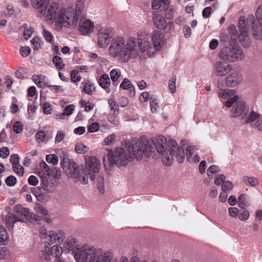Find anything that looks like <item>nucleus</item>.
Listing matches in <instances>:
<instances>
[{
  "mask_svg": "<svg viewBox=\"0 0 262 262\" xmlns=\"http://www.w3.org/2000/svg\"><path fill=\"white\" fill-rule=\"evenodd\" d=\"M40 167L41 169L42 172H43V174H46L47 176L49 174L50 172V168L48 164L44 161L41 162L40 163Z\"/></svg>",
  "mask_w": 262,
  "mask_h": 262,
  "instance_id": "obj_50",
  "label": "nucleus"
},
{
  "mask_svg": "<svg viewBox=\"0 0 262 262\" xmlns=\"http://www.w3.org/2000/svg\"><path fill=\"white\" fill-rule=\"evenodd\" d=\"M36 140L38 143H41L46 140V135L44 131H38L36 134Z\"/></svg>",
  "mask_w": 262,
  "mask_h": 262,
  "instance_id": "obj_39",
  "label": "nucleus"
},
{
  "mask_svg": "<svg viewBox=\"0 0 262 262\" xmlns=\"http://www.w3.org/2000/svg\"><path fill=\"white\" fill-rule=\"evenodd\" d=\"M239 210L237 208L230 207L228 209V212L229 215L232 217H238Z\"/></svg>",
  "mask_w": 262,
  "mask_h": 262,
  "instance_id": "obj_61",
  "label": "nucleus"
},
{
  "mask_svg": "<svg viewBox=\"0 0 262 262\" xmlns=\"http://www.w3.org/2000/svg\"><path fill=\"white\" fill-rule=\"evenodd\" d=\"M153 141V145L156 151L162 155V162L166 165H170L173 162V157H175L180 163H182L185 159L184 150L182 147L177 146V142L174 140L169 141V149L167 150L166 139L163 136H158L150 138Z\"/></svg>",
  "mask_w": 262,
  "mask_h": 262,
  "instance_id": "obj_2",
  "label": "nucleus"
},
{
  "mask_svg": "<svg viewBox=\"0 0 262 262\" xmlns=\"http://www.w3.org/2000/svg\"><path fill=\"white\" fill-rule=\"evenodd\" d=\"M19 156L17 154H13L11 156L10 161L12 164L13 166H14L19 164Z\"/></svg>",
  "mask_w": 262,
  "mask_h": 262,
  "instance_id": "obj_62",
  "label": "nucleus"
},
{
  "mask_svg": "<svg viewBox=\"0 0 262 262\" xmlns=\"http://www.w3.org/2000/svg\"><path fill=\"white\" fill-rule=\"evenodd\" d=\"M12 167L14 171L18 176H22L24 174V168L21 165L18 164L17 165H15Z\"/></svg>",
  "mask_w": 262,
  "mask_h": 262,
  "instance_id": "obj_51",
  "label": "nucleus"
},
{
  "mask_svg": "<svg viewBox=\"0 0 262 262\" xmlns=\"http://www.w3.org/2000/svg\"><path fill=\"white\" fill-rule=\"evenodd\" d=\"M196 148L194 146H189L186 149V156L187 160L189 162L192 161V156L194 154Z\"/></svg>",
  "mask_w": 262,
  "mask_h": 262,
  "instance_id": "obj_32",
  "label": "nucleus"
},
{
  "mask_svg": "<svg viewBox=\"0 0 262 262\" xmlns=\"http://www.w3.org/2000/svg\"><path fill=\"white\" fill-rule=\"evenodd\" d=\"M84 7V2L83 1L80 0L76 3L75 8L73 7H68L67 9L73 10L71 16H70V20L71 22V25L73 28H75L77 26L79 17L81 14L82 10Z\"/></svg>",
  "mask_w": 262,
  "mask_h": 262,
  "instance_id": "obj_17",
  "label": "nucleus"
},
{
  "mask_svg": "<svg viewBox=\"0 0 262 262\" xmlns=\"http://www.w3.org/2000/svg\"><path fill=\"white\" fill-rule=\"evenodd\" d=\"M99 84L101 87L105 89L107 93L110 92L109 86L111 81L108 75L106 74H102L99 79Z\"/></svg>",
  "mask_w": 262,
  "mask_h": 262,
  "instance_id": "obj_24",
  "label": "nucleus"
},
{
  "mask_svg": "<svg viewBox=\"0 0 262 262\" xmlns=\"http://www.w3.org/2000/svg\"><path fill=\"white\" fill-rule=\"evenodd\" d=\"M16 183V179L13 176H10L6 179V183L9 186H14Z\"/></svg>",
  "mask_w": 262,
  "mask_h": 262,
  "instance_id": "obj_57",
  "label": "nucleus"
},
{
  "mask_svg": "<svg viewBox=\"0 0 262 262\" xmlns=\"http://www.w3.org/2000/svg\"><path fill=\"white\" fill-rule=\"evenodd\" d=\"M120 87L123 89L127 90L128 89H132V88H133V85L127 79L125 78L121 83Z\"/></svg>",
  "mask_w": 262,
  "mask_h": 262,
  "instance_id": "obj_49",
  "label": "nucleus"
},
{
  "mask_svg": "<svg viewBox=\"0 0 262 262\" xmlns=\"http://www.w3.org/2000/svg\"><path fill=\"white\" fill-rule=\"evenodd\" d=\"M69 167L66 170L67 176L76 181H79L83 184H86L89 181L88 174L84 171V165L79 167L73 161L70 160L69 162Z\"/></svg>",
  "mask_w": 262,
  "mask_h": 262,
  "instance_id": "obj_10",
  "label": "nucleus"
},
{
  "mask_svg": "<svg viewBox=\"0 0 262 262\" xmlns=\"http://www.w3.org/2000/svg\"><path fill=\"white\" fill-rule=\"evenodd\" d=\"M232 66L230 64L223 61L215 62L213 66V73L218 76H224L232 70Z\"/></svg>",
  "mask_w": 262,
  "mask_h": 262,
  "instance_id": "obj_16",
  "label": "nucleus"
},
{
  "mask_svg": "<svg viewBox=\"0 0 262 262\" xmlns=\"http://www.w3.org/2000/svg\"><path fill=\"white\" fill-rule=\"evenodd\" d=\"M238 205L239 207H246L249 206L248 196L245 194H241L238 198Z\"/></svg>",
  "mask_w": 262,
  "mask_h": 262,
  "instance_id": "obj_28",
  "label": "nucleus"
},
{
  "mask_svg": "<svg viewBox=\"0 0 262 262\" xmlns=\"http://www.w3.org/2000/svg\"><path fill=\"white\" fill-rule=\"evenodd\" d=\"M164 34L159 30L153 31L151 36V41L153 48H150L149 53L155 54L157 51L160 50L164 44Z\"/></svg>",
  "mask_w": 262,
  "mask_h": 262,
  "instance_id": "obj_15",
  "label": "nucleus"
},
{
  "mask_svg": "<svg viewBox=\"0 0 262 262\" xmlns=\"http://www.w3.org/2000/svg\"><path fill=\"white\" fill-rule=\"evenodd\" d=\"M219 171L220 169L218 166L213 165L208 168L207 170V175L210 178L212 179L213 174L219 172Z\"/></svg>",
  "mask_w": 262,
  "mask_h": 262,
  "instance_id": "obj_40",
  "label": "nucleus"
},
{
  "mask_svg": "<svg viewBox=\"0 0 262 262\" xmlns=\"http://www.w3.org/2000/svg\"><path fill=\"white\" fill-rule=\"evenodd\" d=\"M99 124L97 122L92 123L89 127L88 130L90 133H94L98 130Z\"/></svg>",
  "mask_w": 262,
  "mask_h": 262,
  "instance_id": "obj_63",
  "label": "nucleus"
},
{
  "mask_svg": "<svg viewBox=\"0 0 262 262\" xmlns=\"http://www.w3.org/2000/svg\"><path fill=\"white\" fill-rule=\"evenodd\" d=\"M126 148L124 149L122 147H116L114 150L108 152L106 157L104 158V164L105 166L106 160H108L109 165H119L121 166L126 165L129 161L134 157V152L130 150V142H128Z\"/></svg>",
  "mask_w": 262,
  "mask_h": 262,
  "instance_id": "obj_6",
  "label": "nucleus"
},
{
  "mask_svg": "<svg viewBox=\"0 0 262 262\" xmlns=\"http://www.w3.org/2000/svg\"><path fill=\"white\" fill-rule=\"evenodd\" d=\"M219 58L223 60L233 62L245 58L243 50L238 47H226L222 49L219 53Z\"/></svg>",
  "mask_w": 262,
  "mask_h": 262,
  "instance_id": "obj_9",
  "label": "nucleus"
},
{
  "mask_svg": "<svg viewBox=\"0 0 262 262\" xmlns=\"http://www.w3.org/2000/svg\"><path fill=\"white\" fill-rule=\"evenodd\" d=\"M32 7L37 10V16L42 18L45 12L50 4L49 0H31Z\"/></svg>",
  "mask_w": 262,
  "mask_h": 262,
  "instance_id": "obj_20",
  "label": "nucleus"
},
{
  "mask_svg": "<svg viewBox=\"0 0 262 262\" xmlns=\"http://www.w3.org/2000/svg\"><path fill=\"white\" fill-rule=\"evenodd\" d=\"M13 211L15 214L9 212L6 216V224L7 227L10 229L13 228V224L15 222H24L31 216L29 209L21 205H16Z\"/></svg>",
  "mask_w": 262,
  "mask_h": 262,
  "instance_id": "obj_8",
  "label": "nucleus"
},
{
  "mask_svg": "<svg viewBox=\"0 0 262 262\" xmlns=\"http://www.w3.org/2000/svg\"><path fill=\"white\" fill-rule=\"evenodd\" d=\"M46 161L49 163L56 165L58 162V158L55 154L49 155L46 156Z\"/></svg>",
  "mask_w": 262,
  "mask_h": 262,
  "instance_id": "obj_42",
  "label": "nucleus"
},
{
  "mask_svg": "<svg viewBox=\"0 0 262 262\" xmlns=\"http://www.w3.org/2000/svg\"><path fill=\"white\" fill-rule=\"evenodd\" d=\"M152 48L150 42L142 39L138 34L137 38L130 37L126 41L122 37H116L112 40L109 51L113 57L118 56L122 61L127 62L138 56L139 49L142 53H146L148 56H152L154 54L149 53Z\"/></svg>",
  "mask_w": 262,
  "mask_h": 262,
  "instance_id": "obj_1",
  "label": "nucleus"
},
{
  "mask_svg": "<svg viewBox=\"0 0 262 262\" xmlns=\"http://www.w3.org/2000/svg\"><path fill=\"white\" fill-rule=\"evenodd\" d=\"M244 181L248 184L252 186H255L258 185V180L255 177H244Z\"/></svg>",
  "mask_w": 262,
  "mask_h": 262,
  "instance_id": "obj_35",
  "label": "nucleus"
},
{
  "mask_svg": "<svg viewBox=\"0 0 262 262\" xmlns=\"http://www.w3.org/2000/svg\"><path fill=\"white\" fill-rule=\"evenodd\" d=\"M8 241V235L5 228L0 226V245H5Z\"/></svg>",
  "mask_w": 262,
  "mask_h": 262,
  "instance_id": "obj_27",
  "label": "nucleus"
},
{
  "mask_svg": "<svg viewBox=\"0 0 262 262\" xmlns=\"http://www.w3.org/2000/svg\"><path fill=\"white\" fill-rule=\"evenodd\" d=\"M94 89L92 84H86L83 88V91L85 94L92 95Z\"/></svg>",
  "mask_w": 262,
  "mask_h": 262,
  "instance_id": "obj_59",
  "label": "nucleus"
},
{
  "mask_svg": "<svg viewBox=\"0 0 262 262\" xmlns=\"http://www.w3.org/2000/svg\"><path fill=\"white\" fill-rule=\"evenodd\" d=\"M70 77L72 81L75 83L79 82L81 79V76L78 75V73L77 72V71H75L74 70L71 72Z\"/></svg>",
  "mask_w": 262,
  "mask_h": 262,
  "instance_id": "obj_43",
  "label": "nucleus"
},
{
  "mask_svg": "<svg viewBox=\"0 0 262 262\" xmlns=\"http://www.w3.org/2000/svg\"><path fill=\"white\" fill-rule=\"evenodd\" d=\"M10 155V151L7 147H3L0 148V157L6 159Z\"/></svg>",
  "mask_w": 262,
  "mask_h": 262,
  "instance_id": "obj_52",
  "label": "nucleus"
},
{
  "mask_svg": "<svg viewBox=\"0 0 262 262\" xmlns=\"http://www.w3.org/2000/svg\"><path fill=\"white\" fill-rule=\"evenodd\" d=\"M94 24L90 19L81 17L79 19L78 30L82 35H88L93 32Z\"/></svg>",
  "mask_w": 262,
  "mask_h": 262,
  "instance_id": "obj_19",
  "label": "nucleus"
},
{
  "mask_svg": "<svg viewBox=\"0 0 262 262\" xmlns=\"http://www.w3.org/2000/svg\"><path fill=\"white\" fill-rule=\"evenodd\" d=\"M247 24L252 25V29L255 33H259L260 29L255 25L254 16L252 14L248 15L247 23H246L244 16L240 17L238 20V28L240 32V35H238L236 27L234 25H231L229 28V32L230 34V37L232 40H236L239 37L240 41L244 40L245 38L248 36V27Z\"/></svg>",
  "mask_w": 262,
  "mask_h": 262,
  "instance_id": "obj_7",
  "label": "nucleus"
},
{
  "mask_svg": "<svg viewBox=\"0 0 262 262\" xmlns=\"http://www.w3.org/2000/svg\"><path fill=\"white\" fill-rule=\"evenodd\" d=\"M169 4V0H154L151 4V7L154 10L159 9L161 7L167 9Z\"/></svg>",
  "mask_w": 262,
  "mask_h": 262,
  "instance_id": "obj_25",
  "label": "nucleus"
},
{
  "mask_svg": "<svg viewBox=\"0 0 262 262\" xmlns=\"http://www.w3.org/2000/svg\"><path fill=\"white\" fill-rule=\"evenodd\" d=\"M85 246H89L88 244L82 245H78L77 239L73 236L68 237L65 242L63 243L62 247L63 250L69 253L72 251V254L74 256L77 262H78V259L77 258V253H80L82 249Z\"/></svg>",
  "mask_w": 262,
  "mask_h": 262,
  "instance_id": "obj_13",
  "label": "nucleus"
},
{
  "mask_svg": "<svg viewBox=\"0 0 262 262\" xmlns=\"http://www.w3.org/2000/svg\"><path fill=\"white\" fill-rule=\"evenodd\" d=\"M48 176H51L56 179H59L61 177V171L60 170L56 168H54L52 170H50L49 174Z\"/></svg>",
  "mask_w": 262,
  "mask_h": 262,
  "instance_id": "obj_45",
  "label": "nucleus"
},
{
  "mask_svg": "<svg viewBox=\"0 0 262 262\" xmlns=\"http://www.w3.org/2000/svg\"><path fill=\"white\" fill-rule=\"evenodd\" d=\"M256 16L260 25L262 26V5L258 7L256 12Z\"/></svg>",
  "mask_w": 262,
  "mask_h": 262,
  "instance_id": "obj_55",
  "label": "nucleus"
},
{
  "mask_svg": "<svg viewBox=\"0 0 262 262\" xmlns=\"http://www.w3.org/2000/svg\"><path fill=\"white\" fill-rule=\"evenodd\" d=\"M49 249L51 256L55 257L56 258H59L63 250V247L58 245H54L51 248H49Z\"/></svg>",
  "mask_w": 262,
  "mask_h": 262,
  "instance_id": "obj_26",
  "label": "nucleus"
},
{
  "mask_svg": "<svg viewBox=\"0 0 262 262\" xmlns=\"http://www.w3.org/2000/svg\"><path fill=\"white\" fill-rule=\"evenodd\" d=\"M13 131L16 134H19L23 130V126L20 122H16L13 125Z\"/></svg>",
  "mask_w": 262,
  "mask_h": 262,
  "instance_id": "obj_58",
  "label": "nucleus"
},
{
  "mask_svg": "<svg viewBox=\"0 0 262 262\" xmlns=\"http://www.w3.org/2000/svg\"><path fill=\"white\" fill-rule=\"evenodd\" d=\"M233 188V185L230 181H225L223 183L222 188L223 191L227 192V191L230 190Z\"/></svg>",
  "mask_w": 262,
  "mask_h": 262,
  "instance_id": "obj_54",
  "label": "nucleus"
},
{
  "mask_svg": "<svg viewBox=\"0 0 262 262\" xmlns=\"http://www.w3.org/2000/svg\"><path fill=\"white\" fill-rule=\"evenodd\" d=\"M42 34L44 37L45 40L48 42H51L53 39V35L49 31L43 29L42 32Z\"/></svg>",
  "mask_w": 262,
  "mask_h": 262,
  "instance_id": "obj_46",
  "label": "nucleus"
},
{
  "mask_svg": "<svg viewBox=\"0 0 262 262\" xmlns=\"http://www.w3.org/2000/svg\"><path fill=\"white\" fill-rule=\"evenodd\" d=\"M108 103L109 104V105L111 108V110L114 111V114H116V112H118V106L116 104V101L114 98H110L108 101Z\"/></svg>",
  "mask_w": 262,
  "mask_h": 262,
  "instance_id": "obj_53",
  "label": "nucleus"
},
{
  "mask_svg": "<svg viewBox=\"0 0 262 262\" xmlns=\"http://www.w3.org/2000/svg\"><path fill=\"white\" fill-rule=\"evenodd\" d=\"M75 109V106L73 104L68 105L63 110V113L65 116H69L73 114Z\"/></svg>",
  "mask_w": 262,
  "mask_h": 262,
  "instance_id": "obj_47",
  "label": "nucleus"
},
{
  "mask_svg": "<svg viewBox=\"0 0 262 262\" xmlns=\"http://www.w3.org/2000/svg\"><path fill=\"white\" fill-rule=\"evenodd\" d=\"M35 210L37 213L41 214L43 215H47L48 213L47 209L40 204H38L35 206Z\"/></svg>",
  "mask_w": 262,
  "mask_h": 262,
  "instance_id": "obj_41",
  "label": "nucleus"
},
{
  "mask_svg": "<svg viewBox=\"0 0 262 262\" xmlns=\"http://www.w3.org/2000/svg\"><path fill=\"white\" fill-rule=\"evenodd\" d=\"M73 10L67 8H60L58 3H51L48 6L44 15L46 20L51 23H55L57 26L67 28H73L70 20Z\"/></svg>",
  "mask_w": 262,
  "mask_h": 262,
  "instance_id": "obj_3",
  "label": "nucleus"
},
{
  "mask_svg": "<svg viewBox=\"0 0 262 262\" xmlns=\"http://www.w3.org/2000/svg\"><path fill=\"white\" fill-rule=\"evenodd\" d=\"M64 236L65 233L62 230L49 231L46 242L49 245L55 243H61L63 242Z\"/></svg>",
  "mask_w": 262,
  "mask_h": 262,
  "instance_id": "obj_21",
  "label": "nucleus"
},
{
  "mask_svg": "<svg viewBox=\"0 0 262 262\" xmlns=\"http://www.w3.org/2000/svg\"><path fill=\"white\" fill-rule=\"evenodd\" d=\"M42 41L38 37H34L31 40V43L34 50H38L41 48Z\"/></svg>",
  "mask_w": 262,
  "mask_h": 262,
  "instance_id": "obj_36",
  "label": "nucleus"
},
{
  "mask_svg": "<svg viewBox=\"0 0 262 262\" xmlns=\"http://www.w3.org/2000/svg\"><path fill=\"white\" fill-rule=\"evenodd\" d=\"M238 97L237 96H234L233 97H229L227 99V100L224 103L225 106L227 107H230L233 106V104L235 103L237 100Z\"/></svg>",
  "mask_w": 262,
  "mask_h": 262,
  "instance_id": "obj_44",
  "label": "nucleus"
},
{
  "mask_svg": "<svg viewBox=\"0 0 262 262\" xmlns=\"http://www.w3.org/2000/svg\"><path fill=\"white\" fill-rule=\"evenodd\" d=\"M53 63L56 68L59 70H62L65 67L63 60L61 57L59 56H55L52 59Z\"/></svg>",
  "mask_w": 262,
  "mask_h": 262,
  "instance_id": "obj_31",
  "label": "nucleus"
},
{
  "mask_svg": "<svg viewBox=\"0 0 262 262\" xmlns=\"http://www.w3.org/2000/svg\"><path fill=\"white\" fill-rule=\"evenodd\" d=\"M88 150V147L81 143L77 144L75 148V151L78 154H83L86 152Z\"/></svg>",
  "mask_w": 262,
  "mask_h": 262,
  "instance_id": "obj_34",
  "label": "nucleus"
},
{
  "mask_svg": "<svg viewBox=\"0 0 262 262\" xmlns=\"http://www.w3.org/2000/svg\"><path fill=\"white\" fill-rule=\"evenodd\" d=\"M231 91L228 89H225L222 91H220L219 92V96L224 99L229 98V94Z\"/></svg>",
  "mask_w": 262,
  "mask_h": 262,
  "instance_id": "obj_56",
  "label": "nucleus"
},
{
  "mask_svg": "<svg viewBox=\"0 0 262 262\" xmlns=\"http://www.w3.org/2000/svg\"><path fill=\"white\" fill-rule=\"evenodd\" d=\"M241 209L239 210L238 218L241 221H247L250 216L249 212L245 207H240Z\"/></svg>",
  "mask_w": 262,
  "mask_h": 262,
  "instance_id": "obj_30",
  "label": "nucleus"
},
{
  "mask_svg": "<svg viewBox=\"0 0 262 262\" xmlns=\"http://www.w3.org/2000/svg\"><path fill=\"white\" fill-rule=\"evenodd\" d=\"M176 75L173 76L169 80L168 88L172 93L176 92Z\"/></svg>",
  "mask_w": 262,
  "mask_h": 262,
  "instance_id": "obj_37",
  "label": "nucleus"
},
{
  "mask_svg": "<svg viewBox=\"0 0 262 262\" xmlns=\"http://www.w3.org/2000/svg\"><path fill=\"white\" fill-rule=\"evenodd\" d=\"M110 76L113 82H115L118 81L119 77L121 76V72L118 69H113L110 72Z\"/></svg>",
  "mask_w": 262,
  "mask_h": 262,
  "instance_id": "obj_33",
  "label": "nucleus"
},
{
  "mask_svg": "<svg viewBox=\"0 0 262 262\" xmlns=\"http://www.w3.org/2000/svg\"><path fill=\"white\" fill-rule=\"evenodd\" d=\"M98 188L101 193H103L104 189V180L103 177L101 175H99L97 178Z\"/></svg>",
  "mask_w": 262,
  "mask_h": 262,
  "instance_id": "obj_48",
  "label": "nucleus"
},
{
  "mask_svg": "<svg viewBox=\"0 0 262 262\" xmlns=\"http://www.w3.org/2000/svg\"><path fill=\"white\" fill-rule=\"evenodd\" d=\"M115 34V31L112 27H105L100 28L98 32V46L102 48H106L110 43Z\"/></svg>",
  "mask_w": 262,
  "mask_h": 262,
  "instance_id": "obj_12",
  "label": "nucleus"
},
{
  "mask_svg": "<svg viewBox=\"0 0 262 262\" xmlns=\"http://www.w3.org/2000/svg\"><path fill=\"white\" fill-rule=\"evenodd\" d=\"M116 135L114 134H111L106 137L104 141L105 145H110L113 143L116 139Z\"/></svg>",
  "mask_w": 262,
  "mask_h": 262,
  "instance_id": "obj_60",
  "label": "nucleus"
},
{
  "mask_svg": "<svg viewBox=\"0 0 262 262\" xmlns=\"http://www.w3.org/2000/svg\"><path fill=\"white\" fill-rule=\"evenodd\" d=\"M153 141L145 136H142L139 140L134 138L130 142V149L134 152V158L140 160L143 156L154 157L156 156L155 148Z\"/></svg>",
  "mask_w": 262,
  "mask_h": 262,
  "instance_id": "obj_5",
  "label": "nucleus"
},
{
  "mask_svg": "<svg viewBox=\"0 0 262 262\" xmlns=\"http://www.w3.org/2000/svg\"><path fill=\"white\" fill-rule=\"evenodd\" d=\"M38 256L42 260L50 261L51 258L49 248L46 247L45 249L40 250L38 253Z\"/></svg>",
  "mask_w": 262,
  "mask_h": 262,
  "instance_id": "obj_29",
  "label": "nucleus"
},
{
  "mask_svg": "<svg viewBox=\"0 0 262 262\" xmlns=\"http://www.w3.org/2000/svg\"><path fill=\"white\" fill-rule=\"evenodd\" d=\"M100 167L99 160L95 156L85 157V166L83 169L92 181L95 179V173H98Z\"/></svg>",
  "mask_w": 262,
  "mask_h": 262,
  "instance_id": "obj_11",
  "label": "nucleus"
},
{
  "mask_svg": "<svg viewBox=\"0 0 262 262\" xmlns=\"http://www.w3.org/2000/svg\"><path fill=\"white\" fill-rule=\"evenodd\" d=\"M249 112V107L244 101L236 102L230 111V117L233 118H238L243 119Z\"/></svg>",
  "mask_w": 262,
  "mask_h": 262,
  "instance_id": "obj_14",
  "label": "nucleus"
},
{
  "mask_svg": "<svg viewBox=\"0 0 262 262\" xmlns=\"http://www.w3.org/2000/svg\"><path fill=\"white\" fill-rule=\"evenodd\" d=\"M260 117V114L253 110H251L247 113V115L244 117L243 120H244L245 124H251L259 119Z\"/></svg>",
  "mask_w": 262,
  "mask_h": 262,
  "instance_id": "obj_23",
  "label": "nucleus"
},
{
  "mask_svg": "<svg viewBox=\"0 0 262 262\" xmlns=\"http://www.w3.org/2000/svg\"><path fill=\"white\" fill-rule=\"evenodd\" d=\"M112 259L111 262H129L128 259L124 256H121L119 260H118L115 257L114 252L112 251Z\"/></svg>",
  "mask_w": 262,
  "mask_h": 262,
  "instance_id": "obj_64",
  "label": "nucleus"
},
{
  "mask_svg": "<svg viewBox=\"0 0 262 262\" xmlns=\"http://www.w3.org/2000/svg\"><path fill=\"white\" fill-rule=\"evenodd\" d=\"M152 19L155 26L159 30H163L166 28V21L165 18L157 12H154Z\"/></svg>",
  "mask_w": 262,
  "mask_h": 262,
  "instance_id": "obj_22",
  "label": "nucleus"
},
{
  "mask_svg": "<svg viewBox=\"0 0 262 262\" xmlns=\"http://www.w3.org/2000/svg\"><path fill=\"white\" fill-rule=\"evenodd\" d=\"M243 80V76L242 74L240 72L235 71L226 77L225 82L227 86L234 88L239 85Z\"/></svg>",
  "mask_w": 262,
  "mask_h": 262,
  "instance_id": "obj_18",
  "label": "nucleus"
},
{
  "mask_svg": "<svg viewBox=\"0 0 262 262\" xmlns=\"http://www.w3.org/2000/svg\"><path fill=\"white\" fill-rule=\"evenodd\" d=\"M150 109L152 113L156 112L157 108L159 107L158 101L156 98L151 96L150 98Z\"/></svg>",
  "mask_w": 262,
  "mask_h": 262,
  "instance_id": "obj_38",
  "label": "nucleus"
},
{
  "mask_svg": "<svg viewBox=\"0 0 262 262\" xmlns=\"http://www.w3.org/2000/svg\"><path fill=\"white\" fill-rule=\"evenodd\" d=\"M80 252L76 254L78 262H111L112 259L111 250L104 251L91 245L84 246Z\"/></svg>",
  "mask_w": 262,
  "mask_h": 262,
  "instance_id": "obj_4",
  "label": "nucleus"
}]
</instances>
